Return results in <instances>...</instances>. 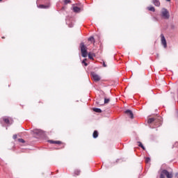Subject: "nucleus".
<instances>
[{
	"mask_svg": "<svg viewBox=\"0 0 178 178\" xmlns=\"http://www.w3.org/2000/svg\"><path fill=\"white\" fill-rule=\"evenodd\" d=\"M166 176L167 178H172L173 177V172H169L166 170H163L160 175V178H165Z\"/></svg>",
	"mask_w": 178,
	"mask_h": 178,
	"instance_id": "1",
	"label": "nucleus"
},
{
	"mask_svg": "<svg viewBox=\"0 0 178 178\" xmlns=\"http://www.w3.org/2000/svg\"><path fill=\"white\" fill-rule=\"evenodd\" d=\"M80 47L83 58H87V56L88 55V54L87 53V47H86V45H84L83 42L81 43Z\"/></svg>",
	"mask_w": 178,
	"mask_h": 178,
	"instance_id": "2",
	"label": "nucleus"
},
{
	"mask_svg": "<svg viewBox=\"0 0 178 178\" xmlns=\"http://www.w3.org/2000/svg\"><path fill=\"white\" fill-rule=\"evenodd\" d=\"M161 17H163V19H166L170 17V15H169V11H168L166 8H162Z\"/></svg>",
	"mask_w": 178,
	"mask_h": 178,
	"instance_id": "3",
	"label": "nucleus"
},
{
	"mask_svg": "<svg viewBox=\"0 0 178 178\" xmlns=\"http://www.w3.org/2000/svg\"><path fill=\"white\" fill-rule=\"evenodd\" d=\"M90 75L92 76V80H94V81H99V80H101V76H99V74H97L95 72H91Z\"/></svg>",
	"mask_w": 178,
	"mask_h": 178,
	"instance_id": "4",
	"label": "nucleus"
},
{
	"mask_svg": "<svg viewBox=\"0 0 178 178\" xmlns=\"http://www.w3.org/2000/svg\"><path fill=\"white\" fill-rule=\"evenodd\" d=\"M34 134L38 136V137H41V136H44V131L41 129H34L33 130Z\"/></svg>",
	"mask_w": 178,
	"mask_h": 178,
	"instance_id": "5",
	"label": "nucleus"
},
{
	"mask_svg": "<svg viewBox=\"0 0 178 178\" xmlns=\"http://www.w3.org/2000/svg\"><path fill=\"white\" fill-rule=\"evenodd\" d=\"M161 44L162 45H163L165 48H166V47H168L166 39L165 38V36L163 35V34H161Z\"/></svg>",
	"mask_w": 178,
	"mask_h": 178,
	"instance_id": "6",
	"label": "nucleus"
},
{
	"mask_svg": "<svg viewBox=\"0 0 178 178\" xmlns=\"http://www.w3.org/2000/svg\"><path fill=\"white\" fill-rule=\"evenodd\" d=\"M3 122H4L6 124H8V125L12 124V123H13L12 119H9V118L5 117V118H3Z\"/></svg>",
	"mask_w": 178,
	"mask_h": 178,
	"instance_id": "7",
	"label": "nucleus"
},
{
	"mask_svg": "<svg viewBox=\"0 0 178 178\" xmlns=\"http://www.w3.org/2000/svg\"><path fill=\"white\" fill-rule=\"evenodd\" d=\"M126 115H127V116H129V118H131V119H133L134 118V115L133 114V111H131V110H127L125 111Z\"/></svg>",
	"mask_w": 178,
	"mask_h": 178,
	"instance_id": "8",
	"label": "nucleus"
},
{
	"mask_svg": "<svg viewBox=\"0 0 178 178\" xmlns=\"http://www.w3.org/2000/svg\"><path fill=\"white\" fill-rule=\"evenodd\" d=\"M72 9L75 13H80L81 12V8L76 6H73Z\"/></svg>",
	"mask_w": 178,
	"mask_h": 178,
	"instance_id": "9",
	"label": "nucleus"
},
{
	"mask_svg": "<svg viewBox=\"0 0 178 178\" xmlns=\"http://www.w3.org/2000/svg\"><path fill=\"white\" fill-rule=\"evenodd\" d=\"M49 6H50L49 4H47V5L40 4L38 6V8H40V9H48Z\"/></svg>",
	"mask_w": 178,
	"mask_h": 178,
	"instance_id": "10",
	"label": "nucleus"
},
{
	"mask_svg": "<svg viewBox=\"0 0 178 178\" xmlns=\"http://www.w3.org/2000/svg\"><path fill=\"white\" fill-rule=\"evenodd\" d=\"M153 3L155 6H161V2H159V0H153Z\"/></svg>",
	"mask_w": 178,
	"mask_h": 178,
	"instance_id": "11",
	"label": "nucleus"
},
{
	"mask_svg": "<svg viewBox=\"0 0 178 178\" xmlns=\"http://www.w3.org/2000/svg\"><path fill=\"white\" fill-rule=\"evenodd\" d=\"M154 122H155V123H156V120H155V118H149L147 120V123L149 124H150V123H154Z\"/></svg>",
	"mask_w": 178,
	"mask_h": 178,
	"instance_id": "12",
	"label": "nucleus"
},
{
	"mask_svg": "<svg viewBox=\"0 0 178 178\" xmlns=\"http://www.w3.org/2000/svg\"><path fill=\"white\" fill-rule=\"evenodd\" d=\"M93 111L97 113H101L102 112V110H101V108H93Z\"/></svg>",
	"mask_w": 178,
	"mask_h": 178,
	"instance_id": "13",
	"label": "nucleus"
},
{
	"mask_svg": "<svg viewBox=\"0 0 178 178\" xmlns=\"http://www.w3.org/2000/svg\"><path fill=\"white\" fill-rule=\"evenodd\" d=\"M92 136H93V138H97L98 137V131H95L93 132Z\"/></svg>",
	"mask_w": 178,
	"mask_h": 178,
	"instance_id": "14",
	"label": "nucleus"
},
{
	"mask_svg": "<svg viewBox=\"0 0 178 178\" xmlns=\"http://www.w3.org/2000/svg\"><path fill=\"white\" fill-rule=\"evenodd\" d=\"M148 10H150V12H154L155 10V8L151 6L147 8Z\"/></svg>",
	"mask_w": 178,
	"mask_h": 178,
	"instance_id": "15",
	"label": "nucleus"
},
{
	"mask_svg": "<svg viewBox=\"0 0 178 178\" xmlns=\"http://www.w3.org/2000/svg\"><path fill=\"white\" fill-rule=\"evenodd\" d=\"M138 147H140L141 148H143V149H145V147H144V145H143V143H141V142H138Z\"/></svg>",
	"mask_w": 178,
	"mask_h": 178,
	"instance_id": "16",
	"label": "nucleus"
},
{
	"mask_svg": "<svg viewBox=\"0 0 178 178\" xmlns=\"http://www.w3.org/2000/svg\"><path fill=\"white\" fill-rule=\"evenodd\" d=\"M81 171L79 170H76L74 171V175H76V176H79V175H80Z\"/></svg>",
	"mask_w": 178,
	"mask_h": 178,
	"instance_id": "17",
	"label": "nucleus"
},
{
	"mask_svg": "<svg viewBox=\"0 0 178 178\" xmlns=\"http://www.w3.org/2000/svg\"><path fill=\"white\" fill-rule=\"evenodd\" d=\"M88 41H91L92 42H95V40L94 39V37L91 36L88 38Z\"/></svg>",
	"mask_w": 178,
	"mask_h": 178,
	"instance_id": "18",
	"label": "nucleus"
},
{
	"mask_svg": "<svg viewBox=\"0 0 178 178\" xmlns=\"http://www.w3.org/2000/svg\"><path fill=\"white\" fill-rule=\"evenodd\" d=\"M146 163H149L151 162V159L149 157H147L145 159Z\"/></svg>",
	"mask_w": 178,
	"mask_h": 178,
	"instance_id": "19",
	"label": "nucleus"
},
{
	"mask_svg": "<svg viewBox=\"0 0 178 178\" xmlns=\"http://www.w3.org/2000/svg\"><path fill=\"white\" fill-rule=\"evenodd\" d=\"M92 56H94V54H91V53H89L88 54V58L89 59H93Z\"/></svg>",
	"mask_w": 178,
	"mask_h": 178,
	"instance_id": "20",
	"label": "nucleus"
},
{
	"mask_svg": "<svg viewBox=\"0 0 178 178\" xmlns=\"http://www.w3.org/2000/svg\"><path fill=\"white\" fill-rule=\"evenodd\" d=\"M70 0H65L64 1V3H65V5H67V3H70Z\"/></svg>",
	"mask_w": 178,
	"mask_h": 178,
	"instance_id": "21",
	"label": "nucleus"
},
{
	"mask_svg": "<svg viewBox=\"0 0 178 178\" xmlns=\"http://www.w3.org/2000/svg\"><path fill=\"white\" fill-rule=\"evenodd\" d=\"M86 60H87V59H84L83 61H82V63H83L85 65V66H88V64L87 63H86Z\"/></svg>",
	"mask_w": 178,
	"mask_h": 178,
	"instance_id": "22",
	"label": "nucleus"
},
{
	"mask_svg": "<svg viewBox=\"0 0 178 178\" xmlns=\"http://www.w3.org/2000/svg\"><path fill=\"white\" fill-rule=\"evenodd\" d=\"M109 103V99L104 98V104H108Z\"/></svg>",
	"mask_w": 178,
	"mask_h": 178,
	"instance_id": "23",
	"label": "nucleus"
},
{
	"mask_svg": "<svg viewBox=\"0 0 178 178\" xmlns=\"http://www.w3.org/2000/svg\"><path fill=\"white\" fill-rule=\"evenodd\" d=\"M18 141L19 142V143H24V139H22V138H19L18 139Z\"/></svg>",
	"mask_w": 178,
	"mask_h": 178,
	"instance_id": "24",
	"label": "nucleus"
},
{
	"mask_svg": "<svg viewBox=\"0 0 178 178\" xmlns=\"http://www.w3.org/2000/svg\"><path fill=\"white\" fill-rule=\"evenodd\" d=\"M49 143H50V144H55L56 140H48Z\"/></svg>",
	"mask_w": 178,
	"mask_h": 178,
	"instance_id": "25",
	"label": "nucleus"
},
{
	"mask_svg": "<svg viewBox=\"0 0 178 178\" xmlns=\"http://www.w3.org/2000/svg\"><path fill=\"white\" fill-rule=\"evenodd\" d=\"M13 138L14 139V140H16V138H17V135H13Z\"/></svg>",
	"mask_w": 178,
	"mask_h": 178,
	"instance_id": "26",
	"label": "nucleus"
},
{
	"mask_svg": "<svg viewBox=\"0 0 178 178\" xmlns=\"http://www.w3.org/2000/svg\"><path fill=\"white\" fill-rule=\"evenodd\" d=\"M60 141H59V140H56V142H55V144H60Z\"/></svg>",
	"mask_w": 178,
	"mask_h": 178,
	"instance_id": "27",
	"label": "nucleus"
},
{
	"mask_svg": "<svg viewBox=\"0 0 178 178\" xmlns=\"http://www.w3.org/2000/svg\"><path fill=\"white\" fill-rule=\"evenodd\" d=\"M69 27L70 28L73 27V24H69Z\"/></svg>",
	"mask_w": 178,
	"mask_h": 178,
	"instance_id": "28",
	"label": "nucleus"
},
{
	"mask_svg": "<svg viewBox=\"0 0 178 178\" xmlns=\"http://www.w3.org/2000/svg\"><path fill=\"white\" fill-rule=\"evenodd\" d=\"M103 66H104V67H106V64H105V63H104Z\"/></svg>",
	"mask_w": 178,
	"mask_h": 178,
	"instance_id": "29",
	"label": "nucleus"
},
{
	"mask_svg": "<svg viewBox=\"0 0 178 178\" xmlns=\"http://www.w3.org/2000/svg\"><path fill=\"white\" fill-rule=\"evenodd\" d=\"M96 102H97V105H101V103L97 101Z\"/></svg>",
	"mask_w": 178,
	"mask_h": 178,
	"instance_id": "30",
	"label": "nucleus"
},
{
	"mask_svg": "<svg viewBox=\"0 0 178 178\" xmlns=\"http://www.w3.org/2000/svg\"><path fill=\"white\" fill-rule=\"evenodd\" d=\"M175 177H178V172L175 174Z\"/></svg>",
	"mask_w": 178,
	"mask_h": 178,
	"instance_id": "31",
	"label": "nucleus"
},
{
	"mask_svg": "<svg viewBox=\"0 0 178 178\" xmlns=\"http://www.w3.org/2000/svg\"><path fill=\"white\" fill-rule=\"evenodd\" d=\"M167 1V2H170V0H166Z\"/></svg>",
	"mask_w": 178,
	"mask_h": 178,
	"instance_id": "32",
	"label": "nucleus"
},
{
	"mask_svg": "<svg viewBox=\"0 0 178 178\" xmlns=\"http://www.w3.org/2000/svg\"><path fill=\"white\" fill-rule=\"evenodd\" d=\"M176 144H178V143H175V145H176Z\"/></svg>",
	"mask_w": 178,
	"mask_h": 178,
	"instance_id": "33",
	"label": "nucleus"
},
{
	"mask_svg": "<svg viewBox=\"0 0 178 178\" xmlns=\"http://www.w3.org/2000/svg\"><path fill=\"white\" fill-rule=\"evenodd\" d=\"M2 38H5L4 37H2Z\"/></svg>",
	"mask_w": 178,
	"mask_h": 178,
	"instance_id": "34",
	"label": "nucleus"
},
{
	"mask_svg": "<svg viewBox=\"0 0 178 178\" xmlns=\"http://www.w3.org/2000/svg\"><path fill=\"white\" fill-rule=\"evenodd\" d=\"M1 1H2V0H0V2H1Z\"/></svg>",
	"mask_w": 178,
	"mask_h": 178,
	"instance_id": "35",
	"label": "nucleus"
}]
</instances>
